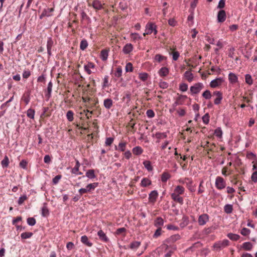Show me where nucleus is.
Here are the masks:
<instances>
[{
  "instance_id": "obj_1",
  "label": "nucleus",
  "mask_w": 257,
  "mask_h": 257,
  "mask_svg": "<svg viewBox=\"0 0 257 257\" xmlns=\"http://www.w3.org/2000/svg\"><path fill=\"white\" fill-rule=\"evenodd\" d=\"M98 183L97 182L90 183L88 184L86 188H80L78 192L80 194V195H82L83 194L86 193L87 192H91L92 191H93L95 188H96L98 186Z\"/></svg>"
},
{
  "instance_id": "obj_2",
  "label": "nucleus",
  "mask_w": 257,
  "mask_h": 257,
  "mask_svg": "<svg viewBox=\"0 0 257 257\" xmlns=\"http://www.w3.org/2000/svg\"><path fill=\"white\" fill-rule=\"evenodd\" d=\"M204 85L201 82H198L195 83L193 85L191 86L190 88V91L191 95L198 94L201 90L203 88Z\"/></svg>"
},
{
  "instance_id": "obj_3",
  "label": "nucleus",
  "mask_w": 257,
  "mask_h": 257,
  "mask_svg": "<svg viewBox=\"0 0 257 257\" xmlns=\"http://www.w3.org/2000/svg\"><path fill=\"white\" fill-rule=\"evenodd\" d=\"M215 185L218 189L222 190L226 187V182L223 178L217 176L215 179Z\"/></svg>"
},
{
  "instance_id": "obj_4",
  "label": "nucleus",
  "mask_w": 257,
  "mask_h": 257,
  "mask_svg": "<svg viewBox=\"0 0 257 257\" xmlns=\"http://www.w3.org/2000/svg\"><path fill=\"white\" fill-rule=\"evenodd\" d=\"M228 244L229 241L227 239H224L222 241L215 242L213 245V247L216 250H219L228 246Z\"/></svg>"
},
{
  "instance_id": "obj_5",
  "label": "nucleus",
  "mask_w": 257,
  "mask_h": 257,
  "mask_svg": "<svg viewBox=\"0 0 257 257\" xmlns=\"http://www.w3.org/2000/svg\"><path fill=\"white\" fill-rule=\"evenodd\" d=\"M155 27H157V26L154 23L152 22L148 23L146 26L145 33L143 34V35L146 36V35L151 34L153 33V30H154Z\"/></svg>"
},
{
  "instance_id": "obj_6",
  "label": "nucleus",
  "mask_w": 257,
  "mask_h": 257,
  "mask_svg": "<svg viewBox=\"0 0 257 257\" xmlns=\"http://www.w3.org/2000/svg\"><path fill=\"white\" fill-rule=\"evenodd\" d=\"M187 98V96L185 95L180 94L176 98V101L172 104V107H176L179 105H182L184 103L185 99Z\"/></svg>"
},
{
  "instance_id": "obj_7",
  "label": "nucleus",
  "mask_w": 257,
  "mask_h": 257,
  "mask_svg": "<svg viewBox=\"0 0 257 257\" xmlns=\"http://www.w3.org/2000/svg\"><path fill=\"white\" fill-rule=\"evenodd\" d=\"M213 96H216L214 100V103L215 105L219 104L223 98L222 93L220 91H215L213 92Z\"/></svg>"
},
{
  "instance_id": "obj_8",
  "label": "nucleus",
  "mask_w": 257,
  "mask_h": 257,
  "mask_svg": "<svg viewBox=\"0 0 257 257\" xmlns=\"http://www.w3.org/2000/svg\"><path fill=\"white\" fill-rule=\"evenodd\" d=\"M54 46V41L52 37H49L47 38V50L49 57L52 56V48Z\"/></svg>"
},
{
  "instance_id": "obj_9",
  "label": "nucleus",
  "mask_w": 257,
  "mask_h": 257,
  "mask_svg": "<svg viewBox=\"0 0 257 257\" xmlns=\"http://www.w3.org/2000/svg\"><path fill=\"white\" fill-rule=\"evenodd\" d=\"M226 18V12L223 10H221L217 13V20L218 23L224 22Z\"/></svg>"
},
{
  "instance_id": "obj_10",
  "label": "nucleus",
  "mask_w": 257,
  "mask_h": 257,
  "mask_svg": "<svg viewBox=\"0 0 257 257\" xmlns=\"http://www.w3.org/2000/svg\"><path fill=\"white\" fill-rule=\"evenodd\" d=\"M184 183H186V186L188 189L192 192L195 191V186L193 185V181L191 178H185V182Z\"/></svg>"
},
{
  "instance_id": "obj_11",
  "label": "nucleus",
  "mask_w": 257,
  "mask_h": 257,
  "mask_svg": "<svg viewBox=\"0 0 257 257\" xmlns=\"http://www.w3.org/2000/svg\"><path fill=\"white\" fill-rule=\"evenodd\" d=\"M158 193L157 190L152 191L149 194V201L150 202L154 203L158 197Z\"/></svg>"
},
{
  "instance_id": "obj_12",
  "label": "nucleus",
  "mask_w": 257,
  "mask_h": 257,
  "mask_svg": "<svg viewBox=\"0 0 257 257\" xmlns=\"http://www.w3.org/2000/svg\"><path fill=\"white\" fill-rule=\"evenodd\" d=\"M209 220V216L207 214H202L199 216L198 222L199 225H204Z\"/></svg>"
},
{
  "instance_id": "obj_13",
  "label": "nucleus",
  "mask_w": 257,
  "mask_h": 257,
  "mask_svg": "<svg viewBox=\"0 0 257 257\" xmlns=\"http://www.w3.org/2000/svg\"><path fill=\"white\" fill-rule=\"evenodd\" d=\"M171 196L172 199L174 201L179 203L180 205L183 204V198L182 197H180L179 195H178L177 193H172Z\"/></svg>"
},
{
  "instance_id": "obj_14",
  "label": "nucleus",
  "mask_w": 257,
  "mask_h": 257,
  "mask_svg": "<svg viewBox=\"0 0 257 257\" xmlns=\"http://www.w3.org/2000/svg\"><path fill=\"white\" fill-rule=\"evenodd\" d=\"M95 67V64L91 62H88L86 65L84 66V70L87 72L88 74H90L92 73V71H91V68L94 69Z\"/></svg>"
},
{
  "instance_id": "obj_15",
  "label": "nucleus",
  "mask_w": 257,
  "mask_h": 257,
  "mask_svg": "<svg viewBox=\"0 0 257 257\" xmlns=\"http://www.w3.org/2000/svg\"><path fill=\"white\" fill-rule=\"evenodd\" d=\"M133 46L131 43L125 44L122 49V52L125 54H130L133 50Z\"/></svg>"
},
{
  "instance_id": "obj_16",
  "label": "nucleus",
  "mask_w": 257,
  "mask_h": 257,
  "mask_svg": "<svg viewBox=\"0 0 257 257\" xmlns=\"http://www.w3.org/2000/svg\"><path fill=\"white\" fill-rule=\"evenodd\" d=\"M169 73V70L167 67H162L158 71V74L161 77L166 76Z\"/></svg>"
},
{
  "instance_id": "obj_17",
  "label": "nucleus",
  "mask_w": 257,
  "mask_h": 257,
  "mask_svg": "<svg viewBox=\"0 0 257 257\" xmlns=\"http://www.w3.org/2000/svg\"><path fill=\"white\" fill-rule=\"evenodd\" d=\"M126 231L124 227L119 228L116 230L115 234L118 236L124 237L126 234Z\"/></svg>"
},
{
  "instance_id": "obj_18",
  "label": "nucleus",
  "mask_w": 257,
  "mask_h": 257,
  "mask_svg": "<svg viewBox=\"0 0 257 257\" xmlns=\"http://www.w3.org/2000/svg\"><path fill=\"white\" fill-rule=\"evenodd\" d=\"M97 234L99 237V239L101 241L105 242H107L108 241L109 239L108 237L106 236L105 234L102 230H100L99 231H98L97 232Z\"/></svg>"
},
{
  "instance_id": "obj_19",
  "label": "nucleus",
  "mask_w": 257,
  "mask_h": 257,
  "mask_svg": "<svg viewBox=\"0 0 257 257\" xmlns=\"http://www.w3.org/2000/svg\"><path fill=\"white\" fill-rule=\"evenodd\" d=\"M103 105L105 108L109 109L113 105V101L110 98H106L104 100Z\"/></svg>"
},
{
  "instance_id": "obj_20",
  "label": "nucleus",
  "mask_w": 257,
  "mask_h": 257,
  "mask_svg": "<svg viewBox=\"0 0 257 257\" xmlns=\"http://www.w3.org/2000/svg\"><path fill=\"white\" fill-rule=\"evenodd\" d=\"M92 6L96 10H100L103 8L102 5L98 0H94L92 3Z\"/></svg>"
},
{
  "instance_id": "obj_21",
  "label": "nucleus",
  "mask_w": 257,
  "mask_h": 257,
  "mask_svg": "<svg viewBox=\"0 0 257 257\" xmlns=\"http://www.w3.org/2000/svg\"><path fill=\"white\" fill-rule=\"evenodd\" d=\"M53 84L51 81H50L48 84L47 88V93L45 94L46 97L48 99L51 96Z\"/></svg>"
},
{
  "instance_id": "obj_22",
  "label": "nucleus",
  "mask_w": 257,
  "mask_h": 257,
  "mask_svg": "<svg viewBox=\"0 0 257 257\" xmlns=\"http://www.w3.org/2000/svg\"><path fill=\"white\" fill-rule=\"evenodd\" d=\"M152 181L148 178H144L141 182V186L143 187H146L151 185Z\"/></svg>"
},
{
  "instance_id": "obj_23",
  "label": "nucleus",
  "mask_w": 257,
  "mask_h": 257,
  "mask_svg": "<svg viewBox=\"0 0 257 257\" xmlns=\"http://www.w3.org/2000/svg\"><path fill=\"white\" fill-rule=\"evenodd\" d=\"M228 79L231 83H235L237 82L238 78L237 76L232 72L229 73L228 75Z\"/></svg>"
},
{
  "instance_id": "obj_24",
  "label": "nucleus",
  "mask_w": 257,
  "mask_h": 257,
  "mask_svg": "<svg viewBox=\"0 0 257 257\" xmlns=\"http://www.w3.org/2000/svg\"><path fill=\"white\" fill-rule=\"evenodd\" d=\"M108 52L109 51L106 49H103L101 51L100 57L102 61H106L107 59Z\"/></svg>"
},
{
  "instance_id": "obj_25",
  "label": "nucleus",
  "mask_w": 257,
  "mask_h": 257,
  "mask_svg": "<svg viewBox=\"0 0 257 257\" xmlns=\"http://www.w3.org/2000/svg\"><path fill=\"white\" fill-rule=\"evenodd\" d=\"M81 241L87 246L91 247L92 245V243L89 241L88 238L86 235L81 236Z\"/></svg>"
},
{
  "instance_id": "obj_26",
  "label": "nucleus",
  "mask_w": 257,
  "mask_h": 257,
  "mask_svg": "<svg viewBox=\"0 0 257 257\" xmlns=\"http://www.w3.org/2000/svg\"><path fill=\"white\" fill-rule=\"evenodd\" d=\"M41 214L44 217H47L49 214V210L47 207V205L45 203L41 209Z\"/></svg>"
},
{
  "instance_id": "obj_27",
  "label": "nucleus",
  "mask_w": 257,
  "mask_h": 257,
  "mask_svg": "<svg viewBox=\"0 0 257 257\" xmlns=\"http://www.w3.org/2000/svg\"><path fill=\"white\" fill-rule=\"evenodd\" d=\"M10 163L9 159L8 157L6 155L3 160L1 161V165L3 168H7L8 167Z\"/></svg>"
},
{
  "instance_id": "obj_28",
  "label": "nucleus",
  "mask_w": 257,
  "mask_h": 257,
  "mask_svg": "<svg viewBox=\"0 0 257 257\" xmlns=\"http://www.w3.org/2000/svg\"><path fill=\"white\" fill-rule=\"evenodd\" d=\"M132 152L134 155L139 156L142 154L143 150L141 147L137 146L133 149Z\"/></svg>"
},
{
  "instance_id": "obj_29",
  "label": "nucleus",
  "mask_w": 257,
  "mask_h": 257,
  "mask_svg": "<svg viewBox=\"0 0 257 257\" xmlns=\"http://www.w3.org/2000/svg\"><path fill=\"white\" fill-rule=\"evenodd\" d=\"M126 145V143L120 142L118 144V146H115V150H118L121 152H124L125 150Z\"/></svg>"
},
{
  "instance_id": "obj_30",
  "label": "nucleus",
  "mask_w": 257,
  "mask_h": 257,
  "mask_svg": "<svg viewBox=\"0 0 257 257\" xmlns=\"http://www.w3.org/2000/svg\"><path fill=\"white\" fill-rule=\"evenodd\" d=\"M85 176L89 179H94V178H96V177L94 173V170L93 169L88 170L86 172V173L85 174Z\"/></svg>"
},
{
  "instance_id": "obj_31",
  "label": "nucleus",
  "mask_w": 257,
  "mask_h": 257,
  "mask_svg": "<svg viewBox=\"0 0 257 257\" xmlns=\"http://www.w3.org/2000/svg\"><path fill=\"white\" fill-rule=\"evenodd\" d=\"M253 247L252 243L250 242H245L242 244V248L245 250L249 251Z\"/></svg>"
},
{
  "instance_id": "obj_32",
  "label": "nucleus",
  "mask_w": 257,
  "mask_h": 257,
  "mask_svg": "<svg viewBox=\"0 0 257 257\" xmlns=\"http://www.w3.org/2000/svg\"><path fill=\"white\" fill-rule=\"evenodd\" d=\"M141 245V242L140 241H133L130 244V248L133 250H136L137 248H139V247Z\"/></svg>"
},
{
  "instance_id": "obj_33",
  "label": "nucleus",
  "mask_w": 257,
  "mask_h": 257,
  "mask_svg": "<svg viewBox=\"0 0 257 257\" xmlns=\"http://www.w3.org/2000/svg\"><path fill=\"white\" fill-rule=\"evenodd\" d=\"M185 189L183 186L178 185L174 189L173 193H177L178 195L182 194L184 192Z\"/></svg>"
},
{
  "instance_id": "obj_34",
  "label": "nucleus",
  "mask_w": 257,
  "mask_h": 257,
  "mask_svg": "<svg viewBox=\"0 0 257 257\" xmlns=\"http://www.w3.org/2000/svg\"><path fill=\"white\" fill-rule=\"evenodd\" d=\"M184 77L186 78V79L189 81V82H191L192 81L193 79V74L189 71H186L185 73H184Z\"/></svg>"
},
{
  "instance_id": "obj_35",
  "label": "nucleus",
  "mask_w": 257,
  "mask_h": 257,
  "mask_svg": "<svg viewBox=\"0 0 257 257\" xmlns=\"http://www.w3.org/2000/svg\"><path fill=\"white\" fill-rule=\"evenodd\" d=\"M88 43L87 41V40L86 39H83L81 40V41L80 42V49L82 50V51H84V50H85L87 47H88Z\"/></svg>"
},
{
  "instance_id": "obj_36",
  "label": "nucleus",
  "mask_w": 257,
  "mask_h": 257,
  "mask_svg": "<svg viewBox=\"0 0 257 257\" xmlns=\"http://www.w3.org/2000/svg\"><path fill=\"white\" fill-rule=\"evenodd\" d=\"M143 165L145 168L149 171H151L153 170V167L151 165V162L149 161H145L143 162Z\"/></svg>"
},
{
  "instance_id": "obj_37",
  "label": "nucleus",
  "mask_w": 257,
  "mask_h": 257,
  "mask_svg": "<svg viewBox=\"0 0 257 257\" xmlns=\"http://www.w3.org/2000/svg\"><path fill=\"white\" fill-rule=\"evenodd\" d=\"M233 206L231 204H226L224 207V210L227 214H230L232 212Z\"/></svg>"
},
{
  "instance_id": "obj_38",
  "label": "nucleus",
  "mask_w": 257,
  "mask_h": 257,
  "mask_svg": "<svg viewBox=\"0 0 257 257\" xmlns=\"http://www.w3.org/2000/svg\"><path fill=\"white\" fill-rule=\"evenodd\" d=\"M35 114V111L33 109L29 108L27 111V116L31 119L34 118Z\"/></svg>"
},
{
  "instance_id": "obj_39",
  "label": "nucleus",
  "mask_w": 257,
  "mask_h": 257,
  "mask_svg": "<svg viewBox=\"0 0 257 257\" xmlns=\"http://www.w3.org/2000/svg\"><path fill=\"white\" fill-rule=\"evenodd\" d=\"M74 112L72 110H68L66 113V117L69 121H72L74 119Z\"/></svg>"
},
{
  "instance_id": "obj_40",
  "label": "nucleus",
  "mask_w": 257,
  "mask_h": 257,
  "mask_svg": "<svg viewBox=\"0 0 257 257\" xmlns=\"http://www.w3.org/2000/svg\"><path fill=\"white\" fill-rule=\"evenodd\" d=\"M170 177L171 175L168 173L164 172L161 176V181L163 182H166Z\"/></svg>"
},
{
  "instance_id": "obj_41",
  "label": "nucleus",
  "mask_w": 257,
  "mask_h": 257,
  "mask_svg": "<svg viewBox=\"0 0 257 257\" xmlns=\"http://www.w3.org/2000/svg\"><path fill=\"white\" fill-rule=\"evenodd\" d=\"M80 166V164L79 161L77 160H76V164H75L74 167L73 168L71 171L72 174L75 173L79 171Z\"/></svg>"
},
{
  "instance_id": "obj_42",
  "label": "nucleus",
  "mask_w": 257,
  "mask_h": 257,
  "mask_svg": "<svg viewBox=\"0 0 257 257\" xmlns=\"http://www.w3.org/2000/svg\"><path fill=\"white\" fill-rule=\"evenodd\" d=\"M33 233L30 232H23L21 234V237L23 239L30 238L33 235Z\"/></svg>"
},
{
  "instance_id": "obj_43",
  "label": "nucleus",
  "mask_w": 257,
  "mask_h": 257,
  "mask_svg": "<svg viewBox=\"0 0 257 257\" xmlns=\"http://www.w3.org/2000/svg\"><path fill=\"white\" fill-rule=\"evenodd\" d=\"M227 237L231 240L236 241L239 238L240 236L236 234L230 233L227 234Z\"/></svg>"
},
{
  "instance_id": "obj_44",
  "label": "nucleus",
  "mask_w": 257,
  "mask_h": 257,
  "mask_svg": "<svg viewBox=\"0 0 257 257\" xmlns=\"http://www.w3.org/2000/svg\"><path fill=\"white\" fill-rule=\"evenodd\" d=\"M203 97L206 99H210L211 98L212 95L209 90H206L202 94Z\"/></svg>"
},
{
  "instance_id": "obj_45",
  "label": "nucleus",
  "mask_w": 257,
  "mask_h": 257,
  "mask_svg": "<svg viewBox=\"0 0 257 257\" xmlns=\"http://www.w3.org/2000/svg\"><path fill=\"white\" fill-rule=\"evenodd\" d=\"M214 134L216 137L219 138H221L222 135V132L221 127H218L215 129L214 132Z\"/></svg>"
},
{
  "instance_id": "obj_46",
  "label": "nucleus",
  "mask_w": 257,
  "mask_h": 257,
  "mask_svg": "<svg viewBox=\"0 0 257 257\" xmlns=\"http://www.w3.org/2000/svg\"><path fill=\"white\" fill-rule=\"evenodd\" d=\"M28 199V197L26 194L21 196L18 200V203L19 205H22L24 202Z\"/></svg>"
},
{
  "instance_id": "obj_47",
  "label": "nucleus",
  "mask_w": 257,
  "mask_h": 257,
  "mask_svg": "<svg viewBox=\"0 0 257 257\" xmlns=\"http://www.w3.org/2000/svg\"><path fill=\"white\" fill-rule=\"evenodd\" d=\"M245 82L248 85H251L253 83L251 76L249 74H246L245 75Z\"/></svg>"
},
{
  "instance_id": "obj_48",
  "label": "nucleus",
  "mask_w": 257,
  "mask_h": 257,
  "mask_svg": "<svg viewBox=\"0 0 257 257\" xmlns=\"http://www.w3.org/2000/svg\"><path fill=\"white\" fill-rule=\"evenodd\" d=\"M188 84L185 83H180L179 85V90L182 92H185L188 90Z\"/></svg>"
},
{
  "instance_id": "obj_49",
  "label": "nucleus",
  "mask_w": 257,
  "mask_h": 257,
  "mask_svg": "<svg viewBox=\"0 0 257 257\" xmlns=\"http://www.w3.org/2000/svg\"><path fill=\"white\" fill-rule=\"evenodd\" d=\"M177 248L176 245H173L171 249L169 250L168 252L165 254V257H171L174 251Z\"/></svg>"
},
{
  "instance_id": "obj_50",
  "label": "nucleus",
  "mask_w": 257,
  "mask_h": 257,
  "mask_svg": "<svg viewBox=\"0 0 257 257\" xmlns=\"http://www.w3.org/2000/svg\"><path fill=\"white\" fill-rule=\"evenodd\" d=\"M155 135L156 138L158 139H160L162 138H166L167 137L166 133L157 132L155 134Z\"/></svg>"
},
{
  "instance_id": "obj_51",
  "label": "nucleus",
  "mask_w": 257,
  "mask_h": 257,
  "mask_svg": "<svg viewBox=\"0 0 257 257\" xmlns=\"http://www.w3.org/2000/svg\"><path fill=\"white\" fill-rule=\"evenodd\" d=\"M209 115L208 113L204 114L202 117V121L204 123L207 124L209 122Z\"/></svg>"
},
{
  "instance_id": "obj_52",
  "label": "nucleus",
  "mask_w": 257,
  "mask_h": 257,
  "mask_svg": "<svg viewBox=\"0 0 257 257\" xmlns=\"http://www.w3.org/2000/svg\"><path fill=\"white\" fill-rule=\"evenodd\" d=\"M46 75L44 73H43L41 76H39L37 78V82H43L44 83H45L46 81Z\"/></svg>"
},
{
  "instance_id": "obj_53",
  "label": "nucleus",
  "mask_w": 257,
  "mask_h": 257,
  "mask_svg": "<svg viewBox=\"0 0 257 257\" xmlns=\"http://www.w3.org/2000/svg\"><path fill=\"white\" fill-rule=\"evenodd\" d=\"M28 165V162L26 160H22L19 164V166L21 168L23 169L26 170L27 169V166Z\"/></svg>"
},
{
  "instance_id": "obj_54",
  "label": "nucleus",
  "mask_w": 257,
  "mask_h": 257,
  "mask_svg": "<svg viewBox=\"0 0 257 257\" xmlns=\"http://www.w3.org/2000/svg\"><path fill=\"white\" fill-rule=\"evenodd\" d=\"M148 77V74L147 73H141L139 74V78L141 80L145 81L147 80Z\"/></svg>"
},
{
  "instance_id": "obj_55",
  "label": "nucleus",
  "mask_w": 257,
  "mask_h": 257,
  "mask_svg": "<svg viewBox=\"0 0 257 257\" xmlns=\"http://www.w3.org/2000/svg\"><path fill=\"white\" fill-rule=\"evenodd\" d=\"M114 138L112 137L106 138L105 145L106 146H110L113 143Z\"/></svg>"
},
{
  "instance_id": "obj_56",
  "label": "nucleus",
  "mask_w": 257,
  "mask_h": 257,
  "mask_svg": "<svg viewBox=\"0 0 257 257\" xmlns=\"http://www.w3.org/2000/svg\"><path fill=\"white\" fill-rule=\"evenodd\" d=\"M219 85V82L215 79L212 80L210 83V86L212 88H216Z\"/></svg>"
},
{
  "instance_id": "obj_57",
  "label": "nucleus",
  "mask_w": 257,
  "mask_h": 257,
  "mask_svg": "<svg viewBox=\"0 0 257 257\" xmlns=\"http://www.w3.org/2000/svg\"><path fill=\"white\" fill-rule=\"evenodd\" d=\"M165 58V57L161 55V54H156L155 56V60L158 62H160L162 61L163 60H164Z\"/></svg>"
},
{
  "instance_id": "obj_58",
  "label": "nucleus",
  "mask_w": 257,
  "mask_h": 257,
  "mask_svg": "<svg viewBox=\"0 0 257 257\" xmlns=\"http://www.w3.org/2000/svg\"><path fill=\"white\" fill-rule=\"evenodd\" d=\"M125 71L126 72H132L133 70V65L131 63H127L125 66Z\"/></svg>"
},
{
  "instance_id": "obj_59",
  "label": "nucleus",
  "mask_w": 257,
  "mask_h": 257,
  "mask_svg": "<svg viewBox=\"0 0 257 257\" xmlns=\"http://www.w3.org/2000/svg\"><path fill=\"white\" fill-rule=\"evenodd\" d=\"M122 75V69L121 67L119 66L117 68L116 71L114 73V75L115 77H119Z\"/></svg>"
},
{
  "instance_id": "obj_60",
  "label": "nucleus",
  "mask_w": 257,
  "mask_h": 257,
  "mask_svg": "<svg viewBox=\"0 0 257 257\" xmlns=\"http://www.w3.org/2000/svg\"><path fill=\"white\" fill-rule=\"evenodd\" d=\"M164 220L163 219L160 217H157L156 219L155 220L154 225H163Z\"/></svg>"
},
{
  "instance_id": "obj_61",
  "label": "nucleus",
  "mask_w": 257,
  "mask_h": 257,
  "mask_svg": "<svg viewBox=\"0 0 257 257\" xmlns=\"http://www.w3.org/2000/svg\"><path fill=\"white\" fill-rule=\"evenodd\" d=\"M142 38V37H141L138 33L132 34V39L133 40V41H136L138 40L141 39Z\"/></svg>"
},
{
  "instance_id": "obj_62",
  "label": "nucleus",
  "mask_w": 257,
  "mask_h": 257,
  "mask_svg": "<svg viewBox=\"0 0 257 257\" xmlns=\"http://www.w3.org/2000/svg\"><path fill=\"white\" fill-rule=\"evenodd\" d=\"M249 233L250 230L246 228H243L240 231V233L244 236L248 235Z\"/></svg>"
},
{
  "instance_id": "obj_63",
  "label": "nucleus",
  "mask_w": 257,
  "mask_h": 257,
  "mask_svg": "<svg viewBox=\"0 0 257 257\" xmlns=\"http://www.w3.org/2000/svg\"><path fill=\"white\" fill-rule=\"evenodd\" d=\"M168 86V83L165 81H161L159 83V86L162 89H166Z\"/></svg>"
},
{
  "instance_id": "obj_64",
  "label": "nucleus",
  "mask_w": 257,
  "mask_h": 257,
  "mask_svg": "<svg viewBox=\"0 0 257 257\" xmlns=\"http://www.w3.org/2000/svg\"><path fill=\"white\" fill-rule=\"evenodd\" d=\"M251 179L254 183L257 182V171L253 172L251 176Z\"/></svg>"
}]
</instances>
